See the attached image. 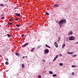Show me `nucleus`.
Listing matches in <instances>:
<instances>
[{
	"label": "nucleus",
	"mask_w": 78,
	"mask_h": 78,
	"mask_svg": "<svg viewBox=\"0 0 78 78\" xmlns=\"http://www.w3.org/2000/svg\"><path fill=\"white\" fill-rule=\"evenodd\" d=\"M54 6L55 8H56V7H58V5L55 4V5Z\"/></svg>",
	"instance_id": "nucleus-8"
},
{
	"label": "nucleus",
	"mask_w": 78,
	"mask_h": 78,
	"mask_svg": "<svg viewBox=\"0 0 78 78\" xmlns=\"http://www.w3.org/2000/svg\"><path fill=\"white\" fill-rule=\"evenodd\" d=\"M21 37H24V35L23 34H22L21 35Z\"/></svg>",
	"instance_id": "nucleus-35"
},
{
	"label": "nucleus",
	"mask_w": 78,
	"mask_h": 78,
	"mask_svg": "<svg viewBox=\"0 0 78 78\" xmlns=\"http://www.w3.org/2000/svg\"><path fill=\"white\" fill-rule=\"evenodd\" d=\"M0 6H3V4H0Z\"/></svg>",
	"instance_id": "nucleus-33"
},
{
	"label": "nucleus",
	"mask_w": 78,
	"mask_h": 78,
	"mask_svg": "<svg viewBox=\"0 0 78 78\" xmlns=\"http://www.w3.org/2000/svg\"><path fill=\"white\" fill-rule=\"evenodd\" d=\"M72 75H75V74L73 73H72Z\"/></svg>",
	"instance_id": "nucleus-34"
},
{
	"label": "nucleus",
	"mask_w": 78,
	"mask_h": 78,
	"mask_svg": "<svg viewBox=\"0 0 78 78\" xmlns=\"http://www.w3.org/2000/svg\"><path fill=\"white\" fill-rule=\"evenodd\" d=\"M58 55H57L56 56L55 58L56 59V58H58Z\"/></svg>",
	"instance_id": "nucleus-31"
},
{
	"label": "nucleus",
	"mask_w": 78,
	"mask_h": 78,
	"mask_svg": "<svg viewBox=\"0 0 78 78\" xmlns=\"http://www.w3.org/2000/svg\"><path fill=\"white\" fill-rule=\"evenodd\" d=\"M59 65L60 66H63V64H62V63H60Z\"/></svg>",
	"instance_id": "nucleus-14"
},
{
	"label": "nucleus",
	"mask_w": 78,
	"mask_h": 78,
	"mask_svg": "<svg viewBox=\"0 0 78 78\" xmlns=\"http://www.w3.org/2000/svg\"><path fill=\"white\" fill-rule=\"evenodd\" d=\"M9 21H10V22H12V19H10L9 20Z\"/></svg>",
	"instance_id": "nucleus-25"
},
{
	"label": "nucleus",
	"mask_w": 78,
	"mask_h": 78,
	"mask_svg": "<svg viewBox=\"0 0 78 78\" xmlns=\"http://www.w3.org/2000/svg\"><path fill=\"white\" fill-rule=\"evenodd\" d=\"M25 58H26V57H27V56H25V57L23 56V58H25Z\"/></svg>",
	"instance_id": "nucleus-37"
},
{
	"label": "nucleus",
	"mask_w": 78,
	"mask_h": 78,
	"mask_svg": "<svg viewBox=\"0 0 78 78\" xmlns=\"http://www.w3.org/2000/svg\"><path fill=\"white\" fill-rule=\"evenodd\" d=\"M6 61H8L9 60H8V58H5Z\"/></svg>",
	"instance_id": "nucleus-27"
},
{
	"label": "nucleus",
	"mask_w": 78,
	"mask_h": 78,
	"mask_svg": "<svg viewBox=\"0 0 78 78\" xmlns=\"http://www.w3.org/2000/svg\"><path fill=\"white\" fill-rule=\"evenodd\" d=\"M74 39V38L73 36H71L69 37V40L70 41H73Z\"/></svg>",
	"instance_id": "nucleus-2"
},
{
	"label": "nucleus",
	"mask_w": 78,
	"mask_h": 78,
	"mask_svg": "<svg viewBox=\"0 0 78 78\" xmlns=\"http://www.w3.org/2000/svg\"><path fill=\"white\" fill-rule=\"evenodd\" d=\"M73 52H68V54H69L70 55H72V54H73Z\"/></svg>",
	"instance_id": "nucleus-9"
},
{
	"label": "nucleus",
	"mask_w": 78,
	"mask_h": 78,
	"mask_svg": "<svg viewBox=\"0 0 78 78\" xmlns=\"http://www.w3.org/2000/svg\"><path fill=\"white\" fill-rule=\"evenodd\" d=\"M76 44H78V42H76Z\"/></svg>",
	"instance_id": "nucleus-39"
},
{
	"label": "nucleus",
	"mask_w": 78,
	"mask_h": 78,
	"mask_svg": "<svg viewBox=\"0 0 78 78\" xmlns=\"http://www.w3.org/2000/svg\"><path fill=\"white\" fill-rule=\"evenodd\" d=\"M16 16H18V17H20V14L18 13V14H16Z\"/></svg>",
	"instance_id": "nucleus-11"
},
{
	"label": "nucleus",
	"mask_w": 78,
	"mask_h": 78,
	"mask_svg": "<svg viewBox=\"0 0 78 78\" xmlns=\"http://www.w3.org/2000/svg\"><path fill=\"white\" fill-rule=\"evenodd\" d=\"M34 50V48H33L31 50V51H33Z\"/></svg>",
	"instance_id": "nucleus-13"
},
{
	"label": "nucleus",
	"mask_w": 78,
	"mask_h": 78,
	"mask_svg": "<svg viewBox=\"0 0 78 78\" xmlns=\"http://www.w3.org/2000/svg\"><path fill=\"white\" fill-rule=\"evenodd\" d=\"M2 19H4V17H2Z\"/></svg>",
	"instance_id": "nucleus-38"
},
{
	"label": "nucleus",
	"mask_w": 78,
	"mask_h": 78,
	"mask_svg": "<svg viewBox=\"0 0 78 78\" xmlns=\"http://www.w3.org/2000/svg\"><path fill=\"white\" fill-rule=\"evenodd\" d=\"M46 15H47V16H49V13H48V12H46Z\"/></svg>",
	"instance_id": "nucleus-21"
},
{
	"label": "nucleus",
	"mask_w": 78,
	"mask_h": 78,
	"mask_svg": "<svg viewBox=\"0 0 78 78\" xmlns=\"http://www.w3.org/2000/svg\"><path fill=\"white\" fill-rule=\"evenodd\" d=\"M40 48V46H38L37 47V48Z\"/></svg>",
	"instance_id": "nucleus-29"
},
{
	"label": "nucleus",
	"mask_w": 78,
	"mask_h": 78,
	"mask_svg": "<svg viewBox=\"0 0 78 78\" xmlns=\"http://www.w3.org/2000/svg\"><path fill=\"white\" fill-rule=\"evenodd\" d=\"M7 36H8V37H11V35H9V34H7Z\"/></svg>",
	"instance_id": "nucleus-18"
},
{
	"label": "nucleus",
	"mask_w": 78,
	"mask_h": 78,
	"mask_svg": "<svg viewBox=\"0 0 78 78\" xmlns=\"http://www.w3.org/2000/svg\"><path fill=\"white\" fill-rule=\"evenodd\" d=\"M73 56V57H75L76 56V55H74Z\"/></svg>",
	"instance_id": "nucleus-30"
},
{
	"label": "nucleus",
	"mask_w": 78,
	"mask_h": 78,
	"mask_svg": "<svg viewBox=\"0 0 78 78\" xmlns=\"http://www.w3.org/2000/svg\"><path fill=\"white\" fill-rule=\"evenodd\" d=\"M48 52H49V50L48 49L46 50L45 51V53H48Z\"/></svg>",
	"instance_id": "nucleus-5"
},
{
	"label": "nucleus",
	"mask_w": 78,
	"mask_h": 78,
	"mask_svg": "<svg viewBox=\"0 0 78 78\" xmlns=\"http://www.w3.org/2000/svg\"><path fill=\"white\" fill-rule=\"evenodd\" d=\"M22 66L23 67V68H24V67H25V66H24V64H22Z\"/></svg>",
	"instance_id": "nucleus-15"
},
{
	"label": "nucleus",
	"mask_w": 78,
	"mask_h": 78,
	"mask_svg": "<svg viewBox=\"0 0 78 78\" xmlns=\"http://www.w3.org/2000/svg\"><path fill=\"white\" fill-rule=\"evenodd\" d=\"M56 58H55L54 59V60H53V62L55 61V60H56Z\"/></svg>",
	"instance_id": "nucleus-28"
},
{
	"label": "nucleus",
	"mask_w": 78,
	"mask_h": 78,
	"mask_svg": "<svg viewBox=\"0 0 78 78\" xmlns=\"http://www.w3.org/2000/svg\"><path fill=\"white\" fill-rule=\"evenodd\" d=\"M54 45L55 46V47L56 48H58V44L55 41L54 42Z\"/></svg>",
	"instance_id": "nucleus-3"
},
{
	"label": "nucleus",
	"mask_w": 78,
	"mask_h": 78,
	"mask_svg": "<svg viewBox=\"0 0 78 78\" xmlns=\"http://www.w3.org/2000/svg\"><path fill=\"white\" fill-rule=\"evenodd\" d=\"M77 67V66H75V65L72 66V67Z\"/></svg>",
	"instance_id": "nucleus-23"
},
{
	"label": "nucleus",
	"mask_w": 78,
	"mask_h": 78,
	"mask_svg": "<svg viewBox=\"0 0 78 78\" xmlns=\"http://www.w3.org/2000/svg\"><path fill=\"white\" fill-rule=\"evenodd\" d=\"M57 76V75H56V74H53V77H55V76Z\"/></svg>",
	"instance_id": "nucleus-17"
},
{
	"label": "nucleus",
	"mask_w": 78,
	"mask_h": 78,
	"mask_svg": "<svg viewBox=\"0 0 78 78\" xmlns=\"http://www.w3.org/2000/svg\"><path fill=\"white\" fill-rule=\"evenodd\" d=\"M16 27H19V25L18 24H17L16 25Z\"/></svg>",
	"instance_id": "nucleus-26"
},
{
	"label": "nucleus",
	"mask_w": 78,
	"mask_h": 78,
	"mask_svg": "<svg viewBox=\"0 0 78 78\" xmlns=\"http://www.w3.org/2000/svg\"><path fill=\"white\" fill-rule=\"evenodd\" d=\"M45 60H43V62H45Z\"/></svg>",
	"instance_id": "nucleus-36"
},
{
	"label": "nucleus",
	"mask_w": 78,
	"mask_h": 78,
	"mask_svg": "<svg viewBox=\"0 0 78 78\" xmlns=\"http://www.w3.org/2000/svg\"><path fill=\"white\" fill-rule=\"evenodd\" d=\"M66 46V44H63L62 46V48H64Z\"/></svg>",
	"instance_id": "nucleus-10"
},
{
	"label": "nucleus",
	"mask_w": 78,
	"mask_h": 78,
	"mask_svg": "<svg viewBox=\"0 0 78 78\" xmlns=\"http://www.w3.org/2000/svg\"><path fill=\"white\" fill-rule=\"evenodd\" d=\"M18 19H19V18H16V20H18Z\"/></svg>",
	"instance_id": "nucleus-32"
},
{
	"label": "nucleus",
	"mask_w": 78,
	"mask_h": 78,
	"mask_svg": "<svg viewBox=\"0 0 78 78\" xmlns=\"http://www.w3.org/2000/svg\"><path fill=\"white\" fill-rule=\"evenodd\" d=\"M8 25H12V23H8Z\"/></svg>",
	"instance_id": "nucleus-6"
},
{
	"label": "nucleus",
	"mask_w": 78,
	"mask_h": 78,
	"mask_svg": "<svg viewBox=\"0 0 78 78\" xmlns=\"http://www.w3.org/2000/svg\"><path fill=\"white\" fill-rule=\"evenodd\" d=\"M61 56H62V55H61Z\"/></svg>",
	"instance_id": "nucleus-40"
},
{
	"label": "nucleus",
	"mask_w": 78,
	"mask_h": 78,
	"mask_svg": "<svg viewBox=\"0 0 78 78\" xmlns=\"http://www.w3.org/2000/svg\"><path fill=\"white\" fill-rule=\"evenodd\" d=\"M46 47H48V48H50L51 47L48 46L47 44H46Z\"/></svg>",
	"instance_id": "nucleus-12"
},
{
	"label": "nucleus",
	"mask_w": 78,
	"mask_h": 78,
	"mask_svg": "<svg viewBox=\"0 0 78 78\" xmlns=\"http://www.w3.org/2000/svg\"><path fill=\"white\" fill-rule=\"evenodd\" d=\"M66 23V19L64 20H62L59 22V25L60 26H61L62 23Z\"/></svg>",
	"instance_id": "nucleus-1"
},
{
	"label": "nucleus",
	"mask_w": 78,
	"mask_h": 78,
	"mask_svg": "<svg viewBox=\"0 0 78 78\" xmlns=\"http://www.w3.org/2000/svg\"><path fill=\"white\" fill-rule=\"evenodd\" d=\"M5 64L6 65H8L9 64V63L8 62H5Z\"/></svg>",
	"instance_id": "nucleus-16"
},
{
	"label": "nucleus",
	"mask_w": 78,
	"mask_h": 78,
	"mask_svg": "<svg viewBox=\"0 0 78 78\" xmlns=\"http://www.w3.org/2000/svg\"><path fill=\"white\" fill-rule=\"evenodd\" d=\"M29 43H26L25 44H24V45H23L22 46V47L23 48L25 47H26L27 45H28Z\"/></svg>",
	"instance_id": "nucleus-4"
},
{
	"label": "nucleus",
	"mask_w": 78,
	"mask_h": 78,
	"mask_svg": "<svg viewBox=\"0 0 78 78\" xmlns=\"http://www.w3.org/2000/svg\"><path fill=\"white\" fill-rule=\"evenodd\" d=\"M72 34V31H70L69 32V35H71Z\"/></svg>",
	"instance_id": "nucleus-22"
},
{
	"label": "nucleus",
	"mask_w": 78,
	"mask_h": 78,
	"mask_svg": "<svg viewBox=\"0 0 78 78\" xmlns=\"http://www.w3.org/2000/svg\"><path fill=\"white\" fill-rule=\"evenodd\" d=\"M49 73L50 74H53V72L52 71H49Z\"/></svg>",
	"instance_id": "nucleus-19"
},
{
	"label": "nucleus",
	"mask_w": 78,
	"mask_h": 78,
	"mask_svg": "<svg viewBox=\"0 0 78 78\" xmlns=\"http://www.w3.org/2000/svg\"><path fill=\"white\" fill-rule=\"evenodd\" d=\"M60 40H61V37H59L58 38V41H60Z\"/></svg>",
	"instance_id": "nucleus-20"
},
{
	"label": "nucleus",
	"mask_w": 78,
	"mask_h": 78,
	"mask_svg": "<svg viewBox=\"0 0 78 78\" xmlns=\"http://www.w3.org/2000/svg\"><path fill=\"white\" fill-rule=\"evenodd\" d=\"M42 77V76H41V75H39L38 76V78H41Z\"/></svg>",
	"instance_id": "nucleus-24"
},
{
	"label": "nucleus",
	"mask_w": 78,
	"mask_h": 78,
	"mask_svg": "<svg viewBox=\"0 0 78 78\" xmlns=\"http://www.w3.org/2000/svg\"><path fill=\"white\" fill-rule=\"evenodd\" d=\"M15 54L16 56H20V55L19 54V53H16Z\"/></svg>",
	"instance_id": "nucleus-7"
}]
</instances>
